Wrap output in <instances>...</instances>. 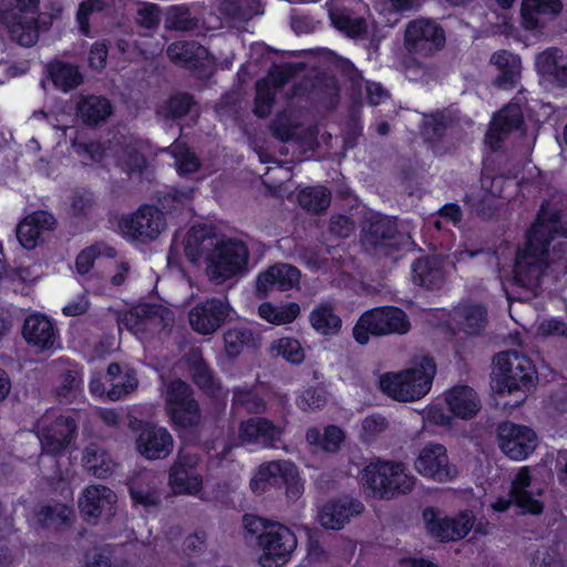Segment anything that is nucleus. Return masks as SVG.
Segmentation results:
<instances>
[{"label":"nucleus","mask_w":567,"mask_h":567,"mask_svg":"<svg viewBox=\"0 0 567 567\" xmlns=\"http://www.w3.org/2000/svg\"><path fill=\"white\" fill-rule=\"evenodd\" d=\"M270 350L276 351V355H282L287 361L298 364L303 361L305 353L298 340L291 338H281L274 342Z\"/></svg>","instance_id":"59"},{"label":"nucleus","mask_w":567,"mask_h":567,"mask_svg":"<svg viewBox=\"0 0 567 567\" xmlns=\"http://www.w3.org/2000/svg\"><path fill=\"white\" fill-rule=\"evenodd\" d=\"M300 271L289 264H275L258 275L255 296L266 299L275 290L286 291L299 284Z\"/></svg>","instance_id":"20"},{"label":"nucleus","mask_w":567,"mask_h":567,"mask_svg":"<svg viewBox=\"0 0 567 567\" xmlns=\"http://www.w3.org/2000/svg\"><path fill=\"white\" fill-rule=\"evenodd\" d=\"M411 328L406 313L398 307H380L362 313L353 328V338L360 344L369 336L405 334Z\"/></svg>","instance_id":"4"},{"label":"nucleus","mask_w":567,"mask_h":567,"mask_svg":"<svg viewBox=\"0 0 567 567\" xmlns=\"http://www.w3.org/2000/svg\"><path fill=\"white\" fill-rule=\"evenodd\" d=\"M549 259L550 250H516L514 284L536 297L540 280L549 267Z\"/></svg>","instance_id":"12"},{"label":"nucleus","mask_w":567,"mask_h":567,"mask_svg":"<svg viewBox=\"0 0 567 567\" xmlns=\"http://www.w3.org/2000/svg\"><path fill=\"white\" fill-rule=\"evenodd\" d=\"M444 29L433 19L417 18L410 21L404 33V43L410 52L430 56L445 45Z\"/></svg>","instance_id":"11"},{"label":"nucleus","mask_w":567,"mask_h":567,"mask_svg":"<svg viewBox=\"0 0 567 567\" xmlns=\"http://www.w3.org/2000/svg\"><path fill=\"white\" fill-rule=\"evenodd\" d=\"M135 308L138 310L143 326L155 320H159V322L165 323L166 321L171 320L172 317L171 310L162 305L141 303L135 306Z\"/></svg>","instance_id":"61"},{"label":"nucleus","mask_w":567,"mask_h":567,"mask_svg":"<svg viewBox=\"0 0 567 567\" xmlns=\"http://www.w3.org/2000/svg\"><path fill=\"white\" fill-rule=\"evenodd\" d=\"M128 489L132 499L136 504L148 507L157 506L161 502L156 487L146 482L143 476L134 478L130 483Z\"/></svg>","instance_id":"53"},{"label":"nucleus","mask_w":567,"mask_h":567,"mask_svg":"<svg viewBox=\"0 0 567 567\" xmlns=\"http://www.w3.org/2000/svg\"><path fill=\"white\" fill-rule=\"evenodd\" d=\"M284 432V426L276 425L266 417L254 416L240 423L239 437L245 443L276 447L277 443L281 442Z\"/></svg>","instance_id":"28"},{"label":"nucleus","mask_w":567,"mask_h":567,"mask_svg":"<svg viewBox=\"0 0 567 567\" xmlns=\"http://www.w3.org/2000/svg\"><path fill=\"white\" fill-rule=\"evenodd\" d=\"M113 105L103 95H82L76 103V115L81 121L91 127H96L112 115Z\"/></svg>","instance_id":"34"},{"label":"nucleus","mask_w":567,"mask_h":567,"mask_svg":"<svg viewBox=\"0 0 567 567\" xmlns=\"http://www.w3.org/2000/svg\"><path fill=\"white\" fill-rule=\"evenodd\" d=\"M297 200L302 209L320 215L330 206L331 192L323 185L306 186L298 192Z\"/></svg>","instance_id":"41"},{"label":"nucleus","mask_w":567,"mask_h":567,"mask_svg":"<svg viewBox=\"0 0 567 567\" xmlns=\"http://www.w3.org/2000/svg\"><path fill=\"white\" fill-rule=\"evenodd\" d=\"M120 150L116 152L117 166L127 175L143 174L148 161L143 152V142L137 138H130L118 144Z\"/></svg>","instance_id":"37"},{"label":"nucleus","mask_w":567,"mask_h":567,"mask_svg":"<svg viewBox=\"0 0 567 567\" xmlns=\"http://www.w3.org/2000/svg\"><path fill=\"white\" fill-rule=\"evenodd\" d=\"M487 323V311L482 306H470L460 312L458 324L467 334H478Z\"/></svg>","instance_id":"51"},{"label":"nucleus","mask_w":567,"mask_h":567,"mask_svg":"<svg viewBox=\"0 0 567 567\" xmlns=\"http://www.w3.org/2000/svg\"><path fill=\"white\" fill-rule=\"evenodd\" d=\"M491 62L499 72L494 80V85L504 90L514 89L520 78L519 55L507 50H499L493 53Z\"/></svg>","instance_id":"36"},{"label":"nucleus","mask_w":567,"mask_h":567,"mask_svg":"<svg viewBox=\"0 0 567 567\" xmlns=\"http://www.w3.org/2000/svg\"><path fill=\"white\" fill-rule=\"evenodd\" d=\"M249 250H208L204 257L209 280L221 285L243 275L247 269Z\"/></svg>","instance_id":"14"},{"label":"nucleus","mask_w":567,"mask_h":567,"mask_svg":"<svg viewBox=\"0 0 567 567\" xmlns=\"http://www.w3.org/2000/svg\"><path fill=\"white\" fill-rule=\"evenodd\" d=\"M310 322L313 329L324 336H331L339 332L341 319L334 312V307L329 303H320L310 313Z\"/></svg>","instance_id":"42"},{"label":"nucleus","mask_w":567,"mask_h":567,"mask_svg":"<svg viewBox=\"0 0 567 567\" xmlns=\"http://www.w3.org/2000/svg\"><path fill=\"white\" fill-rule=\"evenodd\" d=\"M561 10V0H523L522 27L527 31H542L546 27V19L557 17Z\"/></svg>","instance_id":"29"},{"label":"nucleus","mask_w":567,"mask_h":567,"mask_svg":"<svg viewBox=\"0 0 567 567\" xmlns=\"http://www.w3.org/2000/svg\"><path fill=\"white\" fill-rule=\"evenodd\" d=\"M14 1L0 0V24L7 29L12 42L31 48L38 42L40 31L51 27L52 17H23L16 11Z\"/></svg>","instance_id":"6"},{"label":"nucleus","mask_w":567,"mask_h":567,"mask_svg":"<svg viewBox=\"0 0 567 567\" xmlns=\"http://www.w3.org/2000/svg\"><path fill=\"white\" fill-rule=\"evenodd\" d=\"M60 384L54 389L55 398L60 403H71L78 395L82 377L76 370H65L60 375Z\"/></svg>","instance_id":"52"},{"label":"nucleus","mask_w":567,"mask_h":567,"mask_svg":"<svg viewBox=\"0 0 567 567\" xmlns=\"http://www.w3.org/2000/svg\"><path fill=\"white\" fill-rule=\"evenodd\" d=\"M166 55L175 65L188 70L198 80H208L214 73V58L197 41H175L167 47Z\"/></svg>","instance_id":"10"},{"label":"nucleus","mask_w":567,"mask_h":567,"mask_svg":"<svg viewBox=\"0 0 567 567\" xmlns=\"http://www.w3.org/2000/svg\"><path fill=\"white\" fill-rule=\"evenodd\" d=\"M535 378L536 370L530 359L517 350L503 351L493 358L491 389L501 396H511V400L504 401L505 408L522 405L535 386Z\"/></svg>","instance_id":"1"},{"label":"nucleus","mask_w":567,"mask_h":567,"mask_svg":"<svg viewBox=\"0 0 567 567\" xmlns=\"http://www.w3.org/2000/svg\"><path fill=\"white\" fill-rule=\"evenodd\" d=\"M109 8L105 0H83L76 11V23L79 31L84 37H91V16L93 13L104 12Z\"/></svg>","instance_id":"54"},{"label":"nucleus","mask_w":567,"mask_h":567,"mask_svg":"<svg viewBox=\"0 0 567 567\" xmlns=\"http://www.w3.org/2000/svg\"><path fill=\"white\" fill-rule=\"evenodd\" d=\"M258 546L262 551L258 559L261 567H282L291 558L297 538L288 527L271 523L269 532L259 535Z\"/></svg>","instance_id":"8"},{"label":"nucleus","mask_w":567,"mask_h":567,"mask_svg":"<svg viewBox=\"0 0 567 567\" xmlns=\"http://www.w3.org/2000/svg\"><path fill=\"white\" fill-rule=\"evenodd\" d=\"M450 411L457 417L470 420L481 410L477 393L468 385L453 386L445 393Z\"/></svg>","instance_id":"35"},{"label":"nucleus","mask_w":567,"mask_h":567,"mask_svg":"<svg viewBox=\"0 0 567 567\" xmlns=\"http://www.w3.org/2000/svg\"><path fill=\"white\" fill-rule=\"evenodd\" d=\"M259 3L250 0H223L220 3L221 13L230 20L247 22L259 13Z\"/></svg>","instance_id":"49"},{"label":"nucleus","mask_w":567,"mask_h":567,"mask_svg":"<svg viewBox=\"0 0 567 567\" xmlns=\"http://www.w3.org/2000/svg\"><path fill=\"white\" fill-rule=\"evenodd\" d=\"M48 75L55 89L70 92L83 83V74L78 65L62 60L48 64Z\"/></svg>","instance_id":"39"},{"label":"nucleus","mask_w":567,"mask_h":567,"mask_svg":"<svg viewBox=\"0 0 567 567\" xmlns=\"http://www.w3.org/2000/svg\"><path fill=\"white\" fill-rule=\"evenodd\" d=\"M536 68L542 78L555 87H567V56L558 48H548L536 58Z\"/></svg>","instance_id":"30"},{"label":"nucleus","mask_w":567,"mask_h":567,"mask_svg":"<svg viewBox=\"0 0 567 567\" xmlns=\"http://www.w3.org/2000/svg\"><path fill=\"white\" fill-rule=\"evenodd\" d=\"M174 440L171 433L152 424H145L136 439L137 452L147 460L166 458L173 451Z\"/></svg>","instance_id":"27"},{"label":"nucleus","mask_w":567,"mask_h":567,"mask_svg":"<svg viewBox=\"0 0 567 567\" xmlns=\"http://www.w3.org/2000/svg\"><path fill=\"white\" fill-rule=\"evenodd\" d=\"M496 442L507 457L523 461L536 450L539 439L536 432L527 425L503 421L496 426Z\"/></svg>","instance_id":"9"},{"label":"nucleus","mask_w":567,"mask_h":567,"mask_svg":"<svg viewBox=\"0 0 567 567\" xmlns=\"http://www.w3.org/2000/svg\"><path fill=\"white\" fill-rule=\"evenodd\" d=\"M121 365L116 362L109 364L106 377L112 388L107 391V396L112 401L120 400L123 395L131 393L137 386V379L133 373H125L123 377Z\"/></svg>","instance_id":"43"},{"label":"nucleus","mask_w":567,"mask_h":567,"mask_svg":"<svg viewBox=\"0 0 567 567\" xmlns=\"http://www.w3.org/2000/svg\"><path fill=\"white\" fill-rule=\"evenodd\" d=\"M329 231L339 238H349L355 230L354 220L342 214L332 215L329 220Z\"/></svg>","instance_id":"64"},{"label":"nucleus","mask_w":567,"mask_h":567,"mask_svg":"<svg viewBox=\"0 0 567 567\" xmlns=\"http://www.w3.org/2000/svg\"><path fill=\"white\" fill-rule=\"evenodd\" d=\"M225 349L228 357H237L247 347L257 349L260 347V337L248 328L229 329L224 334Z\"/></svg>","instance_id":"44"},{"label":"nucleus","mask_w":567,"mask_h":567,"mask_svg":"<svg viewBox=\"0 0 567 567\" xmlns=\"http://www.w3.org/2000/svg\"><path fill=\"white\" fill-rule=\"evenodd\" d=\"M276 101V93L267 79L258 80L256 83V94L254 97V114L259 118H266L270 115Z\"/></svg>","instance_id":"50"},{"label":"nucleus","mask_w":567,"mask_h":567,"mask_svg":"<svg viewBox=\"0 0 567 567\" xmlns=\"http://www.w3.org/2000/svg\"><path fill=\"white\" fill-rule=\"evenodd\" d=\"M115 493L104 485L86 487L79 499L82 518L95 524L99 519H110L115 514Z\"/></svg>","instance_id":"16"},{"label":"nucleus","mask_w":567,"mask_h":567,"mask_svg":"<svg viewBox=\"0 0 567 567\" xmlns=\"http://www.w3.org/2000/svg\"><path fill=\"white\" fill-rule=\"evenodd\" d=\"M76 422L71 416H59L39 431L42 450L52 455L62 454L75 439Z\"/></svg>","instance_id":"24"},{"label":"nucleus","mask_w":567,"mask_h":567,"mask_svg":"<svg viewBox=\"0 0 567 567\" xmlns=\"http://www.w3.org/2000/svg\"><path fill=\"white\" fill-rule=\"evenodd\" d=\"M259 316L275 324L292 322L300 313V307L297 302H289L284 306H274L270 302H264L258 309Z\"/></svg>","instance_id":"48"},{"label":"nucleus","mask_w":567,"mask_h":567,"mask_svg":"<svg viewBox=\"0 0 567 567\" xmlns=\"http://www.w3.org/2000/svg\"><path fill=\"white\" fill-rule=\"evenodd\" d=\"M165 227L166 220L162 212L157 207L146 204L120 221L123 235L141 243L157 238Z\"/></svg>","instance_id":"13"},{"label":"nucleus","mask_w":567,"mask_h":567,"mask_svg":"<svg viewBox=\"0 0 567 567\" xmlns=\"http://www.w3.org/2000/svg\"><path fill=\"white\" fill-rule=\"evenodd\" d=\"M269 128L272 136L280 142H290L296 137L297 126L292 123L290 115L286 111H279L275 115Z\"/></svg>","instance_id":"58"},{"label":"nucleus","mask_w":567,"mask_h":567,"mask_svg":"<svg viewBox=\"0 0 567 567\" xmlns=\"http://www.w3.org/2000/svg\"><path fill=\"white\" fill-rule=\"evenodd\" d=\"M233 404L243 406L249 413H260L266 408V404L262 399L255 395L250 391L241 389H236L234 391Z\"/></svg>","instance_id":"62"},{"label":"nucleus","mask_w":567,"mask_h":567,"mask_svg":"<svg viewBox=\"0 0 567 567\" xmlns=\"http://www.w3.org/2000/svg\"><path fill=\"white\" fill-rule=\"evenodd\" d=\"M443 262V256L436 254L416 259L412 267L414 284L426 289L440 288L445 280Z\"/></svg>","instance_id":"32"},{"label":"nucleus","mask_w":567,"mask_h":567,"mask_svg":"<svg viewBox=\"0 0 567 567\" xmlns=\"http://www.w3.org/2000/svg\"><path fill=\"white\" fill-rule=\"evenodd\" d=\"M166 27L175 31H190L196 27V20L185 6H173L168 9L165 20Z\"/></svg>","instance_id":"56"},{"label":"nucleus","mask_w":567,"mask_h":567,"mask_svg":"<svg viewBox=\"0 0 567 567\" xmlns=\"http://www.w3.org/2000/svg\"><path fill=\"white\" fill-rule=\"evenodd\" d=\"M268 486L285 487L288 499L296 502L303 493V482L297 466L290 461H271L259 466L250 481L254 493L262 494Z\"/></svg>","instance_id":"5"},{"label":"nucleus","mask_w":567,"mask_h":567,"mask_svg":"<svg viewBox=\"0 0 567 567\" xmlns=\"http://www.w3.org/2000/svg\"><path fill=\"white\" fill-rule=\"evenodd\" d=\"M183 248H248V245L243 239L219 235L213 225L196 224L186 231Z\"/></svg>","instance_id":"26"},{"label":"nucleus","mask_w":567,"mask_h":567,"mask_svg":"<svg viewBox=\"0 0 567 567\" xmlns=\"http://www.w3.org/2000/svg\"><path fill=\"white\" fill-rule=\"evenodd\" d=\"M544 212H538L535 221L526 231L523 248H550L549 245L558 231L544 223ZM516 248H522L517 246Z\"/></svg>","instance_id":"46"},{"label":"nucleus","mask_w":567,"mask_h":567,"mask_svg":"<svg viewBox=\"0 0 567 567\" xmlns=\"http://www.w3.org/2000/svg\"><path fill=\"white\" fill-rule=\"evenodd\" d=\"M230 310L226 300L212 298L193 308L188 313V320L198 333L210 334L226 322Z\"/></svg>","instance_id":"19"},{"label":"nucleus","mask_w":567,"mask_h":567,"mask_svg":"<svg viewBox=\"0 0 567 567\" xmlns=\"http://www.w3.org/2000/svg\"><path fill=\"white\" fill-rule=\"evenodd\" d=\"M83 462L87 471L99 478H105L112 473V462L107 458L105 450L96 444L85 447Z\"/></svg>","instance_id":"47"},{"label":"nucleus","mask_w":567,"mask_h":567,"mask_svg":"<svg viewBox=\"0 0 567 567\" xmlns=\"http://www.w3.org/2000/svg\"><path fill=\"white\" fill-rule=\"evenodd\" d=\"M183 359L186 362L194 383L208 396H216L220 390V385L214 379L213 371L205 362L200 349H189Z\"/></svg>","instance_id":"33"},{"label":"nucleus","mask_w":567,"mask_h":567,"mask_svg":"<svg viewBox=\"0 0 567 567\" xmlns=\"http://www.w3.org/2000/svg\"><path fill=\"white\" fill-rule=\"evenodd\" d=\"M414 465L421 475L437 482H449L457 474L456 467L449 461L445 446L437 443L425 445L415 460Z\"/></svg>","instance_id":"17"},{"label":"nucleus","mask_w":567,"mask_h":567,"mask_svg":"<svg viewBox=\"0 0 567 567\" xmlns=\"http://www.w3.org/2000/svg\"><path fill=\"white\" fill-rule=\"evenodd\" d=\"M69 228L72 234L92 229L97 196L89 187H75L69 198Z\"/></svg>","instance_id":"18"},{"label":"nucleus","mask_w":567,"mask_h":567,"mask_svg":"<svg viewBox=\"0 0 567 567\" xmlns=\"http://www.w3.org/2000/svg\"><path fill=\"white\" fill-rule=\"evenodd\" d=\"M530 485L529 467H522L512 482L511 497H514L515 504L523 509V513L539 515L544 511V504L535 499L527 491Z\"/></svg>","instance_id":"38"},{"label":"nucleus","mask_w":567,"mask_h":567,"mask_svg":"<svg viewBox=\"0 0 567 567\" xmlns=\"http://www.w3.org/2000/svg\"><path fill=\"white\" fill-rule=\"evenodd\" d=\"M364 505L359 499L343 496L327 502L318 514V519L326 529L339 530L354 516L362 514Z\"/></svg>","instance_id":"25"},{"label":"nucleus","mask_w":567,"mask_h":567,"mask_svg":"<svg viewBox=\"0 0 567 567\" xmlns=\"http://www.w3.org/2000/svg\"><path fill=\"white\" fill-rule=\"evenodd\" d=\"M199 457L179 451L169 471V484L177 494H195L202 488V476L196 472Z\"/></svg>","instance_id":"21"},{"label":"nucleus","mask_w":567,"mask_h":567,"mask_svg":"<svg viewBox=\"0 0 567 567\" xmlns=\"http://www.w3.org/2000/svg\"><path fill=\"white\" fill-rule=\"evenodd\" d=\"M71 514L72 512L65 505H47L37 514L38 524L48 529H65L71 525Z\"/></svg>","instance_id":"45"},{"label":"nucleus","mask_w":567,"mask_h":567,"mask_svg":"<svg viewBox=\"0 0 567 567\" xmlns=\"http://www.w3.org/2000/svg\"><path fill=\"white\" fill-rule=\"evenodd\" d=\"M423 520L427 533L442 543L462 539L473 528V515L470 512H462L451 518L441 517L434 508L427 507L423 511Z\"/></svg>","instance_id":"15"},{"label":"nucleus","mask_w":567,"mask_h":567,"mask_svg":"<svg viewBox=\"0 0 567 567\" xmlns=\"http://www.w3.org/2000/svg\"><path fill=\"white\" fill-rule=\"evenodd\" d=\"M166 402L171 408V415L174 424L183 434H189V441L199 439L202 411L197 400L194 398V390L182 379H175L167 385Z\"/></svg>","instance_id":"3"},{"label":"nucleus","mask_w":567,"mask_h":567,"mask_svg":"<svg viewBox=\"0 0 567 567\" xmlns=\"http://www.w3.org/2000/svg\"><path fill=\"white\" fill-rule=\"evenodd\" d=\"M332 25L346 37L358 40L368 34V23L363 17H355L348 8H338L330 11Z\"/></svg>","instance_id":"40"},{"label":"nucleus","mask_w":567,"mask_h":567,"mask_svg":"<svg viewBox=\"0 0 567 567\" xmlns=\"http://www.w3.org/2000/svg\"><path fill=\"white\" fill-rule=\"evenodd\" d=\"M450 125L451 120L443 112L433 113L426 117L423 135L429 142H441L446 135Z\"/></svg>","instance_id":"55"},{"label":"nucleus","mask_w":567,"mask_h":567,"mask_svg":"<svg viewBox=\"0 0 567 567\" xmlns=\"http://www.w3.org/2000/svg\"><path fill=\"white\" fill-rule=\"evenodd\" d=\"M435 373L434 358L422 355L406 370L383 374L379 383L381 390L396 401H416L430 391Z\"/></svg>","instance_id":"2"},{"label":"nucleus","mask_w":567,"mask_h":567,"mask_svg":"<svg viewBox=\"0 0 567 567\" xmlns=\"http://www.w3.org/2000/svg\"><path fill=\"white\" fill-rule=\"evenodd\" d=\"M58 226L55 216L48 210L38 209L27 215L16 227L17 239L21 248H37L39 239L54 231Z\"/></svg>","instance_id":"23"},{"label":"nucleus","mask_w":567,"mask_h":567,"mask_svg":"<svg viewBox=\"0 0 567 567\" xmlns=\"http://www.w3.org/2000/svg\"><path fill=\"white\" fill-rule=\"evenodd\" d=\"M196 104L195 97L188 92H177L168 97L165 104L166 115L177 120L186 116Z\"/></svg>","instance_id":"57"},{"label":"nucleus","mask_w":567,"mask_h":567,"mask_svg":"<svg viewBox=\"0 0 567 567\" xmlns=\"http://www.w3.org/2000/svg\"><path fill=\"white\" fill-rule=\"evenodd\" d=\"M389 427L388 420L381 414L367 416L362 421L361 436L364 441H371Z\"/></svg>","instance_id":"63"},{"label":"nucleus","mask_w":567,"mask_h":567,"mask_svg":"<svg viewBox=\"0 0 567 567\" xmlns=\"http://www.w3.org/2000/svg\"><path fill=\"white\" fill-rule=\"evenodd\" d=\"M22 336L28 344L44 351L54 346L56 329L45 316L35 313L24 320Z\"/></svg>","instance_id":"31"},{"label":"nucleus","mask_w":567,"mask_h":567,"mask_svg":"<svg viewBox=\"0 0 567 567\" xmlns=\"http://www.w3.org/2000/svg\"><path fill=\"white\" fill-rule=\"evenodd\" d=\"M396 234V218L380 213H370L363 219L360 241L362 246L370 245L371 248H400L396 245L385 243L393 239Z\"/></svg>","instance_id":"22"},{"label":"nucleus","mask_w":567,"mask_h":567,"mask_svg":"<svg viewBox=\"0 0 567 567\" xmlns=\"http://www.w3.org/2000/svg\"><path fill=\"white\" fill-rule=\"evenodd\" d=\"M301 258L312 270H332L338 267L331 250H302Z\"/></svg>","instance_id":"60"},{"label":"nucleus","mask_w":567,"mask_h":567,"mask_svg":"<svg viewBox=\"0 0 567 567\" xmlns=\"http://www.w3.org/2000/svg\"><path fill=\"white\" fill-rule=\"evenodd\" d=\"M363 480L374 496L384 499L406 494L414 485V478L405 474L400 464L390 463L368 466Z\"/></svg>","instance_id":"7"}]
</instances>
